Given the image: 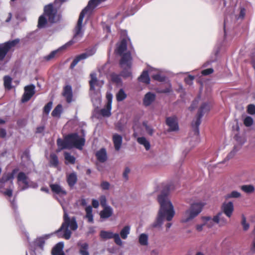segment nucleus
Listing matches in <instances>:
<instances>
[{
    "label": "nucleus",
    "mask_w": 255,
    "mask_h": 255,
    "mask_svg": "<svg viewBox=\"0 0 255 255\" xmlns=\"http://www.w3.org/2000/svg\"><path fill=\"white\" fill-rule=\"evenodd\" d=\"M158 201L160 208L156 221L151 225L153 228L161 227L164 219L170 221L175 215L173 206L166 194L161 193L158 196Z\"/></svg>",
    "instance_id": "f257e3e1"
},
{
    "label": "nucleus",
    "mask_w": 255,
    "mask_h": 255,
    "mask_svg": "<svg viewBox=\"0 0 255 255\" xmlns=\"http://www.w3.org/2000/svg\"><path fill=\"white\" fill-rule=\"evenodd\" d=\"M84 16L83 13H80L77 25L75 28V33L73 38L64 45L52 51L48 55L45 56L44 59L46 60L49 61L52 59L60 51L66 49L68 46L78 42L82 39L84 33L83 30H82V23Z\"/></svg>",
    "instance_id": "f03ea898"
},
{
    "label": "nucleus",
    "mask_w": 255,
    "mask_h": 255,
    "mask_svg": "<svg viewBox=\"0 0 255 255\" xmlns=\"http://www.w3.org/2000/svg\"><path fill=\"white\" fill-rule=\"evenodd\" d=\"M85 142L84 138L79 136L77 133L69 134L64 140L58 138L57 140V145L61 149H70L73 147L81 149Z\"/></svg>",
    "instance_id": "7ed1b4c3"
},
{
    "label": "nucleus",
    "mask_w": 255,
    "mask_h": 255,
    "mask_svg": "<svg viewBox=\"0 0 255 255\" xmlns=\"http://www.w3.org/2000/svg\"><path fill=\"white\" fill-rule=\"evenodd\" d=\"M91 80L90 81V93L91 100L93 105L95 107H98L101 102V95L100 88L104 84L103 81H98L97 79L96 74L95 73L90 74Z\"/></svg>",
    "instance_id": "20e7f679"
},
{
    "label": "nucleus",
    "mask_w": 255,
    "mask_h": 255,
    "mask_svg": "<svg viewBox=\"0 0 255 255\" xmlns=\"http://www.w3.org/2000/svg\"><path fill=\"white\" fill-rule=\"evenodd\" d=\"M46 16L48 17V21L50 23H55L59 20V15L57 14L56 9L53 8L52 4L45 6L44 13L41 15L38 19V27L42 28L46 27L47 24V20Z\"/></svg>",
    "instance_id": "39448f33"
},
{
    "label": "nucleus",
    "mask_w": 255,
    "mask_h": 255,
    "mask_svg": "<svg viewBox=\"0 0 255 255\" xmlns=\"http://www.w3.org/2000/svg\"><path fill=\"white\" fill-rule=\"evenodd\" d=\"M15 173V171L14 170L11 173H4L0 179V192L5 196L11 197L12 195L14 187L12 180Z\"/></svg>",
    "instance_id": "423d86ee"
},
{
    "label": "nucleus",
    "mask_w": 255,
    "mask_h": 255,
    "mask_svg": "<svg viewBox=\"0 0 255 255\" xmlns=\"http://www.w3.org/2000/svg\"><path fill=\"white\" fill-rule=\"evenodd\" d=\"M204 204L201 202L192 204L183 214L181 222L187 223L193 220L201 212Z\"/></svg>",
    "instance_id": "0eeeda50"
},
{
    "label": "nucleus",
    "mask_w": 255,
    "mask_h": 255,
    "mask_svg": "<svg viewBox=\"0 0 255 255\" xmlns=\"http://www.w3.org/2000/svg\"><path fill=\"white\" fill-rule=\"evenodd\" d=\"M194 129L191 131L188 137L184 141V146L185 149L183 151V153L186 154L192 148L196 146L199 142V127H196L195 123H192Z\"/></svg>",
    "instance_id": "6e6552de"
},
{
    "label": "nucleus",
    "mask_w": 255,
    "mask_h": 255,
    "mask_svg": "<svg viewBox=\"0 0 255 255\" xmlns=\"http://www.w3.org/2000/svg\"><path fill=\"white\" fill-rule=\"evenodd\" d=\"M120 65L123 69L121 73V76L125 78L130 77L131 76L132 57L129 52L123 55L120 61Z\"/></svg>",
    "instance_id": "1a4fd4ad"
},
{
    "label": "nucleus",
    "mask_w": 255,
    "mask_h": 255,
    "mask_svg": "<svg viewBox=\"0 0 255 255\" xmlns=\"http://www.w3.org/2000/svg\"><path fill=\"white\" fill-rule=\"evenodd\" d=\"M63 208H64L63 207ZM64 215V222L62 224L60 228L55 232L56 233L58 234L65 228V227H69L72 230H76L78 228V225L75 218H72L71 219L68 217L67 213H66L65 210Z\"/></svg>",
    "instance_id": "9d476101"
},
{
    "label": "nucleus",
    "mask_w": 255,
    "mask_h": 255,
    "mask_svg": "<svg viewBox=\"0 0 255 255\" xmlns=\"http://www.w3.org/2000/svg\"><path fill=\"white\" fill-rule=\"evenodd\" d=\"M100 237L104 240L114 239L115 244L118 246H122L123 245V242L118 233H114L111 231H101Z\"/></svg>",
    "instance_id": "9b49d317"
},
{
    "label": "nucleus",
    "mask_w": 255,
    "mask_h": 255,
    "mask_svg": "<svg viewBox=\"0 0 255 255\" xmlns=\"http://www.w3.org/2000/svg\"><path fill=\"white\" fill-rule=\"evenodd\" d=\"M19 42V39L9 41L0 45V60H2L10 49L15 46Z\"/></svg>",
    "instance_id": "f8f14e48"
},
{
    "label": "nucleus",
    "mask_w": 255,
    "mask_h": 255,
    "mask_svg": "<svg viewBox=\"0 0 255 255\" xmlns=\"http://www.w3.org/2000/svg\"><path fill=\"white\" fill-rule=\"evenodd\" d=\"M29 179L23 172H20L17 175V183L20 191L28 188Z\"/></svg>",
    "instance_id": "ddd939ff"
},
{
    "label": "nucleus",
    "mask_w": 255,
    "mask_h": 255,
    "mask_svg": "<svg viewBox=\"0 0 255 255\" xmlns=\"http://www.w3.org/2000/svg\"><path fill=\"white\" fill-rule=\"evenodd\" d=\"M210 109V105L209 103H204L201 106L195 121L193 123H195L196 127H199L201 124V119L204 114L208 112Z\"/></svg>",
    "instance_id": "4468645a"
},
{
    "label": "nucleus",
    "mask_w": 255,
    "mask_h": 255,
    "mask_svg": "<svg viewBox=\"0 0 255 255\" xmlns=\"http://www.w3.org/2000/svg\"><path fill=\"white\" fill-rule=\"evenodd\" d=\"M52 192L60 197H63L67 195V191L59 183H55L50 184Z\"/></svg>",
    "instance_id": "2eb2a0df"
},
{
    "label": "nucleus",
    "mask_w": 255,
    "mask_h": 255,
    "mask_svg": "<svg viewBox=\"0 0 255 255\" xmlns=\"http://www.w3.org/2000/svg\"><path fill=\"white\" fill-rule=\"evenodd\" d=\"M95 53L94 49H91L85 53H82L76 56L71 64V68H73L82 60L85 59L89 57L94 55Z\"/></svg>",
    "instance_id": "dca6fc26"
},
{
    "label": "nucleus",
    "mask_w": 255,
    "mask_h": 255,
    "mask_svg": "<svg viewBox=\"0 0 255 255\" xmlns=\"http://www.w3.org/2000/svg\"><path fill=\"white\" fill-rule=\"evenodd\" d=\"M35 87L33 85L27 86L24 88V93L23 95L22 102L23 103L28 101L34 94Z\"/></svg>",
    "instance_id": "f3484780"
},
{
    "label": "nucleus",
    "mask_w": 255,
    "mask_h": 255,
    "mask_svg": "<svg viewBox=\"0 0 255 255\" xmlns=\"http://www.w3.org/2000/svg\"><path fill=\"white\" fill-rule=\"evenodd\" d=\"M153 70V67H148L147 70L143 71L140 76L138 77V81L146 84H149L150 78L148 73H150L151 75Z\"/></svg>",
    "instance_id": "a211bd4d"
},
{
    "label": "nucleus",
    "mask_w": 255,
    "mask_h": 255,
    "mask_svg": "<svg viewBox=\"0 0 255 255\" xmlns=\"http://www.w3.org/2000/svg\"><path fill=\"white\" fill-rule=\"evenodd\" d=\"M166 123L171 131H176L178 129L177 119L175 116H172L166 118Z\"/></svg>",
    "instance_id": "6ab92c4d"
},
{
    "label": "nucleus",
    "mask_w": 255,
    "mask_h": 255,
    "mask_svg": "<svg viewBox=\"0 0 255 255\" xmlns=\"http://www.w3.org/2000/svg\"><path fill=\"white\" fill-rule=\"evenodd\" d=\"M222 209L224 214L230 218L234 211L233 204L232 202H225L222 205Z\"/></svg>",
    "instance_id": "aec40b11"
},
{
    "label": "nucleus",
    "mask_w": 255,
    "mask_h": 255,
    "mask_svg": "<svg viewBox=\"0 0 255 255\" xmlns=\"http://www.w3.org/2000/svg\"><path fill=\"white\" fill-rule=\"evenodd\" d=\"M156 95L154 93L149 92L147 93L143 99V104L145 107L149 106L155 100Z\"/></svg>",
    "instance_id": "412c9836"
},
{
    "label": "nucleus",
    "mask_w": 255,
    "mask_h": 255,
    "mask_svg": "<svg viewBox=\"0 0 255 255\" xmlns=\"http://www.w3.org/2000/svg\"><path fill=\"white\" fill-rule=\"evenodd\" d=\"M79 252L80 255H90L89 252V245L83 241H79L77 243Z\"/></svg>",
    "instance_id": "4be33fe9"
},
{
    "label": "nucleus",
    "mask_w": 255,
    "mask_h": 255,
    "mask_svg": "<svg viewBox=\"0 0 255 255\" xmlns=\"http://www.w3.org/2000/svg\"><path fill=\"white\" fill-rule=\"evenodd\" d=\"M105 0H91L89 1L88 5L81 12L85 16V14L89 11L97 6L100 2Z\"/></svg>",
    "instance_id": "5701e85b"
},
{
    "label": "nucleus",
    "mask_w": 255,
    "mask_h": 255,
    "mask_svg": "<svg viewBox=\"0 0 255 255\" xmlns=\"http://www.w3.org/2000/svg\"><path fill=\"white\" fill-rule=\"evenodd\" d=\"M63 95L65 98L68 103H70L72 101V87L70 85L66 86L63 89Z\"/></svg>",
    "instance_id": "b1692460"
},
{
    "label": "nucleus",
    "mask_w": 255,
    "mask_h": 255,
    "mask_svg": "<svg viewBox=\"0 0 255 255\" xmlns=\"http://www.w3.org/2000/svg\"><path fill=\"white\" fill-rule=\"evenodd\" d=\"M113 214V209L110 206H105L104 209L101 211L100 215L102 219H107Z\"/></svg>",
    "instance_id": "393cba45"
},
{
    "label": "nucleus",
    "mask_w": 255,
    "mask_h": 255,
    "mask_svg": "<svg viewBox=\"0 0 255 255\" xmlns=\"http://www.w3.org/2000/svg\"><path fill=\"white\" fill-rule=\"evenodd\" d=\"M113 140L115 149L119 151L121 147L122 143V136L117 133L114 134L113 136Z\"/></svg>",
    "instance_id": "a878e982"
},
{
    "label": "nucleus",
    "mask_w": 255,
    "mask_h": 255,
    "mask_svg": "<svg viewBox=\"0 0 255 255\" xmlns=\"http://www.w3.org/2000/svg\"><path fill=\"white\" fill-rule=\"evenodd\" d=\"M214 220L215 223L221 227L225 226L228 223L227 219L224 217L222 212L219 213L214 216Z\"/></svg>",
    "instance_id": "bb28decb"
},
{
    "label": "nucleus",
    "mask_w": 255,
    "mask_h": 255,
    "mask_svg": "<svg viewBox=\"0 0 255 255\" xmlns=\"http://www.w3.org/2000/svg\"><path fill=\"white\" fill-rule=\"evenodd\" d=\"M54 234H56V233L55 232L52 234H46L37 238L35 241V245L40 248H42L44 245L45 240L50 238Z\"/></svg>",
    "instance_id": "cd10ccee"
},
{
    "label": "nucleus",
    "mask_w": 255,
    "mask_h": 255,
    "mask_svg": "<svg viewBox=\"0 0 255 255\" xmlns=\"http://www.w3.org/2000/svg\"><path fill=\"white\" fill-rule=\"evenodd\" d=\"M151 77L155 80L162 82L165 80V77L160 74V70L153 68L151 73Z\"/></svg>",
    "instance_id": "c85d7f7f"
},
{
    "label": "nucleus",
    "mask_w": 255,
    "mask_h": 255,
    "mask_svg": "<svg viewBox=\"0 0 255 255\" xmlns=\"http://www.w3.org/2000/svg\"><path fill=\"white\" fill-rule=\"evenodd\" d=\"M96 156L99 161L104 162L107 159L106 149L102 148L96 152Z\"/></svg>",
    "instance_id": "c756f323"
},
{
    "label": "nucleus",
    "mask_w": 255,
    "mask_h": 255,
    "mask_svg": "<svg viewBox=\"0 0 255 255\" xmlns=\"http://www.w3.org/2000/svg\"><path fill=\"white\" fill-rule=\"evenodd\" d=\"M127 40L123 39L118 44L116 52L117 53L122 55V54L127 49Z\"/></svg>",
    "instance_id": "7c9ffc66"
},
{
    "label": "nucleus",
    "mask_w": 255,
    "mask_h": 255,
    "mask_svg": "<svg viewBox=\"0 0 255 255\" xmlns=\"http://www.w3.org/2000/svg\"><path fill=\"white\" fill-rule=\"evenodd\" d=\"M64 247L63 243H58L52 249V255H64L62 250Z\"/></svg>",
    "instance_id": "2f4dec72"
},
{
    "label": "nucleus",
    "mask_w": 255,
    "mask_h": 255,
    "mask_svg": "<svg viewBox=\"0 0 255 255\" xmlns=\"http://www.w3.org/2000/svg\"><path fill=\"white\" fill-rule=\"evenodd\" d=\"M77 181V177L76 173L73 172L67 176V181L70 187H73Z\"/></svg>",
    "instance_id": "473e14b6"
},
{
    "label": "nucleus",
    "mask_w": 255,
    "mask_h": 255,
    "mask_svg": "<svg viewBox=\"0 0 255 255\" xmlns=\"http://www.w3.org/2000/svg\"><path fill=\"white\" fill-rule=\"evenodd\" d=\"M138 143L143 145L146 150H148L150 148V144L149 141L143 136L139 137L137 138Z\"/></svg>",
    "instance_id": "72a5a7b5"
},
{
    "label": "nucleus",
    "mask_w": 255,
    "mask_h": 255,
    "mask_svg": "<svg viewBox=\"0 0 255 255\" xmlns=\"http://www.w3.org/2000/svg\"><path fill=\"white\" fill-rule=\"evenodd\" d=\"M203 222H204L205 226L210 228L212 227L216 223L214 220V217L212 218L210 217H203L202 218Z\"/></svg>",
    "instance_id": "f704fd0d"
},
{
    "label": "nucleus",
    "mask_w": 255,
    "mask_h": 255,
    "mask_svg": "<svg viewBox=\"0 0 255 255\" xmlns=\"http://www.w3.org/2000/svg\"><path fill=\"white\" fill-rule=\"evenodd\" d=\"M148 237L146 234H141L138 238V242L139 244L142 246H146L148 244Z\"/></svg>",
    "instance_id": "c9c22d12"
},
{
    "label": "nucleus",
    "mask_w": 255,
    "mask_h": 255,
    "mask_svg": "<svg viewBox=\"0 0 255 255\" xmlns=\"http://www.w3.org/2000/svg\"><path fill=\"white\" fill-rule=\"evenodd\" d=\"M92 207L91 206H87L85 209L86 213L85 218L87 219L88 222L92 223H93V215L92 214Z\"/></svg>",
    "instance_id": "e433bc0d"
},
{
    "label": "nucleus",
    "mask_w": 255,
    "mask_h": 255,
    "mask_svg": "<svg viewBox=\"0 0 255 255\" xmlns=\"http://www.w3.org/2000/svg\"><path fill=\"white\" fill-rule=\"evenodd\" d=\"M130 228L129 226H125L121 231L120 237L126 240L127 239L128 235L130 233Z\"/></svg>",
    "instance_id": "4c0bfd02"
},
{
    "label": "nucleus",
    "mask_w": 255,
    "mask_h": 255,
    "mask_svg": "<svg viewBox=\"0 0 255 255\" xmlns=\"http://www.w3.org/2000/svg\"><path fill=\"white\" fill-rule=\"evenodd\" d=\"M62 112V106L61 105H57L52 111L51 115L54 117H60Z\"/></svg>",
    "instance_id": "58836bf2"
},
{
    "label": "nucleus",
    "mask_w": 255,
    "mask_h": 255,
    "mask_svg": "<svg viewBox=\"0 0 255 255\" xmlns=\"http://www.w3.org/2000/svg\"><path fill=\"white\" fill-rule=\"evenodd\" d=\"M49 162L50 165L56 167L58 164V159L57 155L54 153H51L50 156Z\"/></svg>",
    "instance_id": "ea45409f"
},
{
    "label": "nucleus",
    "mask_w": 255,
    "mask_h": 255,
    "mask_svg": "<svg viewBox=\"0 0 255 255\" xmlns=\"http://www.w3.org/2000/svg\"><path fill=\"white\" fill-rule=\"evenodd\" d=\"M127 94L123 89H121L116 95L117 100L121 102L127 98Z\"/></svg>",
    "instance_id": "a19ab883"
},
{
    "label": "nucleus",
    "mask_w": 255,
    "mask_h": 255,
    "mask_svg": "<svg viewBox=\"0 0 255 255\" xmlns=\"http://www.w3.org/2000/svg\"><path fill=\"white\" fill-rule=\"evenodd\" d=\"M4 81V86L5 89L7 90H10L11 89V82L12 79L9 76H5L3 78Z\"/></svg>",
    "instance_id": "79ce46f5"
},
{
    "label": "nucleus",
    "mask_w": 255,
    "mask_h": 255,
    "mask_svg": "<svg viewBox=\"0 0 255 255\" xmlns=\"http://www.w3.org/2000/svg\"><path fill=\"white\" fill-rule=\"evenodd\" d=\"M241 189L246 193H251L254 192L255 187L253 185H244L241 186Z\"/></svg>",
    "instance_id": "37998d69"
},
{
    "label": "nucleus",
    "mask_w": 255,
    "mask_h": 255,
    "mask_svg": "<svg viewBox=\"0 0 255 255\" xmlns=\"http://www.w3.org/2000/svg\"><path fill=\"white\" fill-rule=\"evenodd\" d=\"M112 106L109 107V105H106V108L101 110V113L104 117H109L111 115Z\"/></svg>",
    "instance_id": "c03bdc74"
},
{
    "label": "nucleus",
    "mask_w": 255,
    "mask_h": 255,
    "mask_svg": "<svg viewBox=\"0 0 255 255\" xmlns=\"http://www.w3.org/2000/svg\"><path fill=\"white\" fill-rule=\"evenodd\" d=\"M241 148L240 145L235 146L233 149L229 153V154L227 156V160H229L230 159L233 158L237 153V152L239 151Z\"/></svg>",
    "instance_id": "a18cd8bd"
},
{
    "label": "nucleus",
    "mask_w": 255,
    "mask_h": 255,
    "mask_svg": "<svg viewBox=\"0 0 255 255\" xmlns=\"http://www.w3.org/2000/svg\"><path fill=\"white\" fill-rule=\"evenodd\" d=\"M241 196V193L237 191H233L231 193L225 195V197L226 199L230 198H237Z\"/></svg>",
    "instance_id": "49530a36"
},
{
    "label": "nucleus",
    "mask_w": 255,
    "mask_h": 255,
    "mask_svg": "<svg viewBox=\"0 0 255 255\" xmlns=\"http://www.w3.org/2000/svg\"><path fill=\"white\" fill-rule=\"evenodd\" d=\"M64 157L66 162L72 164L75 163V158L73 156L71 155L69 153L65 152Z\"/></svg>",
    "instance_id": "de8ad7c7"
},
{
    "label": "nucleus",
    "mask_w": 255,
    "mask_h": 255,
    "mask_svg": "<svg viewBox=\"0 0 255 255\" xmlns=\"http://www.w3.org/2000/svg\"><path fill=\"white\" fill-rule=\"evenodd\" d=\"M244 124L246 127H251L253 124V119L251 117L247 116L244 120Z\"/></svg>",
    "instance_id": "09e8293b"
},
{
    "label": "nucleus",
    "mask_w": 255,
    "mask_h": 255,
    "mask_svg": "<svg viewBox=\"0 0 255 255\" xmlns=\"http://www.w3.org/2000/svg\"><path fill=\"white\" fill-rule=\"evenodd\" d=\"M62 231H64L63 237L67 240L69 239L71 237V232L68 229L67 227H65V228Z\"/></svg>",
    "instance_id": "8fccbe9b"
},
{
    "label": "nucleus",
    "mask_w": 255,
    "mask_h": 255,
    "mask_svg": "<svg viewBox=\"0 0 255 255\" xmlns=\"http://www.w3.org/2000/svg\"><path fill=\"white\" fill-rule=\"evenodd\" d=\"M143 126L145 127V130L148 134L150 135H152L153 133V129L150 126L147 125V123L145 122L143 123Z\"/></svg>",
    "instance_id": "3c124183"
},
{
    "label": "nucleus",
    "mask_w": 255,
    "mask_h": 255,
    "mask_svg": "<svg viewBox=\"0 0 255 255\" xmlns=\"http://www.w3.org/2000/svg\"><path fill=\"white\" fill-rule=\"evenodd\" d=\"M111 80L113 82H114L117 84H119L121 82V79L120 76L119 75H117L115 73H113L111 75Z\"/></svg>",
    "instance_id": "603ef678"
},
{
    "label": "nucleus",
    "mask_w": 255,
    "mask_h": 255,
    "mask_svg": "<svg viewBox=\"0 0 255 255\" xmlns=\"http://www.w3.org/2000/svg\"><path fill=\"white\" fill-rule=\"evenodd\" d=\"M247 112L250 115H255V105L254 104H250L247 107Z\"/></svg>",
    "instance_id": "864d4df0"
},
{
    "label": "nucleus",
    "mask_w": 255,
    "mask_h": 255,
    "mask_svg": "<svg viewBox=\"0 0 255 255\" xmlns=\"http://www.w3.org/2000/svg\"><path fill=\"white\" fill-rule=\"evenodd\" d=\"M100 186L102 190H107L110 189L111 185L109 182L103 181L101 182Z\"/></svg>",
    "instance_id": "5fc2aeb1"
},
{
    "label": "nucleus",
    "mask_w": 255,
    "mask_h": 255,
    "mask_svg": "<svg viewBox=\"0 0 255 255\" xmlns=\"http://www.w3.org/2000/svg\"><path fill=\"white\" fill-rule=\"evenodd\" d=\"M52 102H49L46 105L44 108V112L48 114L50 112L51 109H52Z\"/></svg>",
    "instance_id": "6e6d98bb"
},
{
    "label": "nucleus",
    "mask_w": 255,
    "mask_h": 255,
    "mask_svg": "<svg viewBox=\"0 0 255 255\" xmlns=\"http://www.w3.org/2000/svg\"><path fill=\"white\" fill-rule=\"evenodd\" d=\"M242 225L244 231L248 230L250 227V225L246 222V218L244 216H243L242 217Z\"/></svg>",
    "instance_id": "4d7b16f0"
},
{
    "label": "nucleus",
    "mask_w": 255,
    "mask_h": 255,
    "mask_svg": "<svg viewBox=\"0 0 255 255\" xmlns=\"http://www.w3.org/2000/svg\"><path fill=\"white\" fill-rule=\"evenodd\" d=\"M194 79V77L191 75H189L187 77L185 78V82L190 85L193 83V81Z\"/></svg>",
    "instance_id": "13d9d810"
},
{
    "label": "nucleus",
    "mask_w": 255,
    "mask_h": 255,
    "mask_svg": "<svg viewBox=\"0 0 255 255\" xmlns=\"http://www.w3.org/2000/svg\"><path fill=\"white\" fill-rule=\"evenodd\" d=\"M100 201L101 205L102 207H105V206H107L106 205L107 203V199L106 196L104 195H102L100 197Z\"/></svg>",
    "instance_id": "bf43d9fd"
},
{
    "label": "nucleus",
    "mask_w": 255,
    "mask_h": 255,
    "mask_svg": "<svg viewBox=\"0 0 255 255\" xmlns=\"http://www.w3.org/2000/svg\"><path fill=\"white\" fill-rule=\"evenodd\" d=\"M107 105H109V107L112 106V95L110 93H107Z\"/></svg>",
    "instance_id": "052dcab7"
},
{
    "label": "nucleus",
    "mask_w": 255,
    "mask_h": 255,
    "mask_svg": "<svg viewBox=\"0 0 255 255\" xmlns=\"http://www.w3.org/2000/svg\"><path fill=\"white\" fill-rule=\"evenodd\" d=\"M158 92L161 93H170L171 92H172L171 87L170 85H169L168 87H167L165 89H160V90H159Z\"/></svg>",
    "instance_id": "680f3d73"
},
{
    "label": "nucleus",
    "mask_w": 255,
    "mask_h": 255,
    "mask_svg": "<svg viewBox=\"0 0 255 255\" xmlns=\"http://www.w3.org/2000/svg\"><path fill=\"white\" fill-rule=\"evenodd\" d=\"M214 70L212 68H208L205 70H204L202 71V74L203 75H208L212 74Z\"/></svg>",
    "instance_id": "e2e57ef3"
},
{
    "label": "nucleus",
    "mask_w": 255,
    "mask_h": 255,
    "mask_svg": "<svg viewBox=\"0 0 255 255\" xmlns=\"http://www.w3.org/2000/svg\"><path fill=\"white\" fill-rule=\"evenodd\" d=\"M205 226L204 222L201 224H198L196 226L195 228L197 232H200L203 230L204 227Z\"/></svg>",
    "instance_id": "0e129e2a"
},
{
    "label": "nucleus",
    "mask_w": 255,
    "mask_h": 255,
    "mask_svg": "<svg viewBox=\"0 0 255 255\" xmlns=\"http://www.w3.org/2000/svg\"><path fill=\"white\" fill-rule=\"evenodd\" d=\"M130 172V169L129 168H126L125 169V171L123 173V177L127 180L128 179V174Z\"/></svg>",
    "instance_id": "69168bd1"
},
{
    "label": "nucleus",
    "mask_w": 255,
    "mask_h": 255,
    "mask_svg": "<svg viewBox=\"0 0 255 255\" xmlns=\"http://www.w3.org/2000/svg\"><path fill=\"white\" fill-rule=\"evenodd\" d=\"M246 14V9L244 8H242L240 10V14L238 18H243Z\"/></svg>",
    "instance_id": "338daca9"
},
{
    "label": "nucleus",
    "mask_w": 255,
    "mask_h": 255,
    "mask_svg": "<svg viewBox=\"0 0 255 255\" xmlns=\"http://www.w3.org/2000/svg\"><path fill=\"white\" fill-rule=\"evenodd\" d=\"M92 206L95 208H97L99 206V201L96 199L92 200Z\"/></svg>",
    "instance_id": "774afa93"
}]
</instances>
